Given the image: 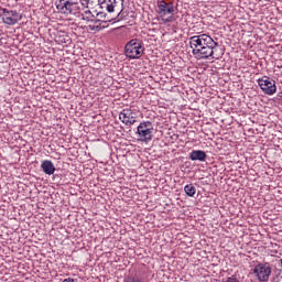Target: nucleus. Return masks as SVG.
Here are the masks:
<instances>
[{
    "label": "nucleus",
    "instance_id": "nucleus-1",
    "mask_svg": "<svg viewBox=\"0 0 282 282\" xmlns=\"http://www.w3.org/2000/svg\"><path fill=\"white\" fill-rule=\"evenodd\" d=\"M189 47L197 61H208V58L219 61L224 56V52L219 50V43L206 33L191 36Z\"/></svg>",
    "mask_w": 282,
    "mask_h": 282
},
{
    "label": "nucleus",
    "instance_id": "nucleus-2",
    "mask_svg": "<svg viewBox=\"0 0 282 282\" xmlns=\"http://www.w3.org/2000/svg\"><path fill=\"white\" fill-rule=\"evenodd\" d=\"M158 14L163 23L175 21V4L173 0H158Z\"/></svg>",
    "mask_w": 282,
    "mask_h": 282
},
{
    "label": "nucleus",
    "instance_id": "nucleus-3",
    "mask_svg": "<svg viewBox=\"0 0 282 282\" xmlns=\"http://www.w3.org/2000/svg\"><path fill=\"white\" fill-rule=\"evenodd\" d=\"M124 54L128 58H142L144 55V43L140 39L130 40L124 46Z\"/></svg>",
    "mask_w": 282,
    "mask_h": 282
},
{
    "label": "nucleus",
    "instance_id": "nucleus-4",
    "mask_svg": "<svg viewBox=\"0 0 282 282\" xmlns=\"http://www.w3.org/2000/svg\"><path fill=\"white\" fill-rule=\"evenodd\" d=\"M117 12H118L117 17L112 19H107V14L105 13H98L97 17L99 19H94V21H91V24L88 25V29L91 32H100V30H105V28H109V23H111V21H121L122 17H120V11H117Z\"/></svg>",
    "mask_w": 282,
    "mask_h": 282
},
{
    "label": "nucleus",
    "instance_id": "nucleus-5",
    "mask_svg": "<svg viewBox=\"0 0 282 282\" xmlns=\"http://www.w3.org/2000/svg\"><path fill=\"white\" fill-rule=\"evenodd\" d=\"M137 135L140 142H151L153 140V123L151 121H142L137 128Z\"/></svg>",
    "mask_w": 282,
    "mask_h": 282
},
{
    "label": "nucleus",
    "instance_id": "nucleus-6",
    "mask_svg": "<svg viewBox=\"0 0 282 282\" xmlns=\"http://www.w3.org/2000/svg\"><path fill=\"white\" fill-rule=\"evenodd\" d=\"M119 120H121L126 127H133V123L138 122V109L133 107L124 108L119 113Z\"/></svg>",
    "mask_w": 282,
    "mask_h": 282
},
{
    "label": "nucleus",
    "instance_id": "nucleus-7",
    "mask_svg": "<svg viewBox=\"0 0 282 282\" xmlns=\"http://www.w3.org/2000/svg\"><path fill=\"white\" fill-rule=\"evenodd\" d=\"M56 8L62 14H80V4L77 2L59 0Z\"/></svg>",
    "mask_w": 282,
    "mask_h": 282
},
{
    "label": "nucleus",
    "instance_id": "nucleus-8",
    "mask_svg": "<svg viewBox=\"0 0 282 282\" xmlns=\"http://www.w3.org/2000/svg\"><path fill=\"white\" fill-rule=\"evenodd\" d=\"M253 274L260 282L270 281V274H272V267L268 263H258L253 269Z\"/></svg>",
    "mask_w": 282,
    "mask_h": 282
},
{
    "label": "nucleus",
    "instance_id": "nucleus-9",
    "mask_svg": "<svg viewBox=\"0 0 282 282\" xmlns=\"http://www.w3.org/2000/svg\"><path fill=\"white\" fill-rule=\"evenodd\" d=\"M258 85L263 94L268 96H274V94H276V82L268 76L258 79Z\"/></svg>",
    "mask_w": 282,
    "mask_h": 282
},
{
    "label": "nucleus",
    "instance_id": "nucleus-10",
    "mask_svg": "<svg viewBox=\"0 0 282 282\" xmlns=\"http://www.w3.org/2000/svg\"><path fill=\"white\" fill-rule=\"evenodd\" d=\"M23 19L17 10L2 9V23L6 25H17Z\"/></svg>",
    "mask_w": 282,
    "mask_h": 282
},
{
    "label": "nucleus",
    "instance_id": "nucleus-11",
    "mask_svg": "<svg viewBox=\"0 0 282 282\" xmlns=\"http://www.w3.org/2000/svg\"><path fill=\"white\" fill-rule=\"evenodd\" d=\"M207 158L208 155H206V152L202 150H194L189 153V160H192V162H206Z\"/></svg>",
    "mask_w": 282,
    "mask_h": 282
},
{
    "label": "nucleus",
    "instance_id": "nucleus-12",
    "mask_svg": "<svg viewBox=\"0 0 282 282\" xmlns=\"http://www.w3.org/2000/svg\"><path fill=\"white\" fill-rule=\"evenodd\" d=\"M41 169L46 175H54L56 171V166H54V163H52V161L50 160L43 161L41 164Z\"/></svg>",
    "mask_w": 282,
    "mask_h": 282
},
{
    "label": "nucleus",
    "instance_id": "nucleus-13",
    "mask_svg": "<svg viewBox=\"0 0 282 282\" xmlns=\"http://www.w3.org/2000/svg\"><path fill=\"white\" fill-rule=\"evenodd\" d=\"M104 8H106L107 12H116V8H118V3L116 2V0H113V2H111V0H104L102 3Z\"/></svg>",
    "mask_w": 282,
    "mask_h": 282
},
{
    "label": "nucleus",
    "instance_id": "nucleus-14",
    "mask_svg": "<svg viewBox=\"0 0 282 282\" xmlns=\"http://www.w3.org/2000/svg\"><path fill=\"white\" fill-rule=\"evenodd\" d=\"M184 191H185L186 195H188V197L195 196L196 189H195V186H193V184L186 185Z\"/></svg>",
    "mask_w": 282,
    "mask_h": 282
},
{
    "label": "nucleus",
    "instance_id": "nucleus-15",
    "mask_svg": "<svg viewBox=\"0 0 282 282\" xmlns=\"http://www.w3.org/2000/svg\"><path fill=\"white\" fill-rule=\"evenodd\" d=\"M82 19L84 21H94L95 17L91 14V11L90 10H85L83 13H82Z\"/></svg>",
    "mask_w": 282,
    "mask_h": 282
},
{
    "label": "nucleus",
    "instance_id": "nucleus-16",
    "mask_svg": "<svg viewBox=\"0 0 282 282\" xmlns=\"http://www.w3.org/2000/svg\"><path fill=\"white\" fill-rule=\"evenodd\" d=\"M89 4V0H84V2L82 3V6H88Z\"/></svg>",
    "mask_w": 282,
    "mask_h": 282
},
{
    "label": "nucleus",
    "instance_id": "nucleus-17",
    "mask_svg": "<svg viewBox=\"0 0 282 282\" xmlns=\"http://www.w3.org/2000/svg\"><path fill=\"white\" fill-rule=\"evenodd\" d=\"M63 282H76L74 279H66Z\"/></svg>",
    "mask_w": 282,
    "mask_h": 282
},
{
    "label": "nucleus",
    "instance_id": "nucleus-18",
    "mask_svg": "<svg viewBox=\"0 0 282 282\" xmlns=\"http://www.w3.org/2000/svg\"><path fill=\"white\" fill-rule=\"evenodd\" d=\"M61 43H65V41L61 40Z\"/></svg>",
    "mask_w": 282,
    "mask_h": 282
}]
</instances>
